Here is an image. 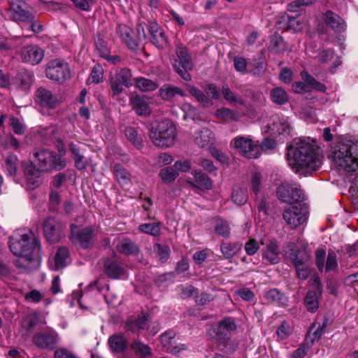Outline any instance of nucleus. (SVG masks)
<instances>
[{
    "mask_svg": "<svg viewBox=\"0 0 358 358\" xmlns=\"http://www.w3.org/2000/svg\"><path fill=\"white\" fill-rule=\"evenodd\" d=\"M326 252L322 248H318L315 251L316 266L319 271H322L324 268Z\"/></svg>",
    "mask_w": 358,
    "mask_h": 358,
    "instance_id": "338daca9",
    "label": "nucleus"
},
{
    "mask_svg": "<svg viewBox=\"0 0 358 358\" xmlns=\"http://www.w3.org/2000/svg\"><path fill=\"white\" fill-rule=\"evenodd\" d=\"M333 159L337 168L348 173L358 171V141H345L336 145Z\"/></svg>",
    "mask_w": 358,
    "mask_h": 358,
    "instance_id": "7ed1b4c3",
    "label": "nucleus"
},
{
    "mask_svg": "<svg viewBox=\"0 0 358 358\" xmlns=\"http://www.w3.org/2000/svg\"><path fill=\"white\" fill-rule=\"evenodd\" d=\"M192 174L198 186L201 189H210L213 187V183L209 177L201 171H194Z\"/></svg>",
    "mask_w": 358,
    "mask_h": 358,
    "instance_id": "72a5a7b5",
    "label": "nucleus"
},
{
    "mask_svg": "<svg viewBox=\"0 0 358 358\" xmlns=\"http://www.w3.org/2000/svg\"><path fill=\"white\" fill-rule=\"evenodd\" d=\"M9 248L12 253L24 259L33 266L39 264L41 255V244L39 240L29 231L26 234L15 233L9 238Z\"/></svg>",
    "mask_w": 358,
    "mask_h": 358,
    "instance_id": "f03ea898",
    "label": "nucleus"
},
{
    "mask_svg": "<svg viewBox=\"0 0 358 358\" xmlns=\"http://www.w3.org/2000/svg\"><path fill=\"white\" fill-rule=\"evenodd\" d=\"M222 93L224 98L230 103H238L239 104H243V101L236 96L234 92L229 88L228 86H224L222 89Z\"/></svg>",
    "mask_w": 358,
    "mask_h": 358,
    "instance_id": "5fc2aeb1",
    "label": "nucleus"
},
{
    "mask_svg": "<svg viewBox=\"0 0 358 358\" xmlns=\"http://www.w3.org/2000/svg\"><path fill=\"white\" fill-rule=\"evenodd\" d=\"M4 167L9 176H15L17 172V156L14 155H8L5 161Z\"/></svg>",
    "mask_w": 358,
    "mask_h": 358,
    "instance_id": "4c0bfd02",
    "label": "nucleus"
},
{
    "mask_svg": "<svg viewBox=\"0 0 358 358\" xmlns=\"http://www.w3.org/2000/svg\"><path fill=\"white\" fill-rule=\"evenodd\" d=\"M215 231L216 234L224 238H228L230 235V228L228 222L222 219H217L215 221Z\"/></svg>",
    "mask_w": 358,
    "mask_h": 358,
    "instance_id": "a18cd8bd",
    "label": "nucleus"
},
{
    "mask_svg": "<svg viewBox=\"0 0 358 358\" xmlns=\"http://www.w3.org/2000/svg\"><path fill=\"white\" fill-rule=\"evenodd\" d=\"M10 126L13 132L17 135H23L26 127L22 122L16 117H12L10 119Z\"/></svg>",
    "mask_w": 358,
    "mask_h": 358,
    "instance_id": "13d9d810",
    "label": "nucleus"
},
{
    "mask_svg": "<svg viewBox=\"0 0 358 358\" xmlns=\"http://www.w3.org/2000/svg\"><path fill=\"white\" fill-rule=\"evenodd\" d=\"M66 224L56 217L49 216L43 223V232L45 240L50 243H55L62 238Z\"/></svg>",
    "mask_w": 358,
    "mask_h": 358,
    "instance_id": "39448f33",
    "label": "nucleus"
},
{
    "mask_svg": "<svg viewBox=\"0 0 358 358\" xmlns=\"http://www.w3.org/2000/svg\"><path fill=\"white\" fill-rule=\"evenodd\" d=\"M70 241L73 244L78 245L83 249H88L94 245V231L92 227L79 228L76 224H71Z\"/></svg>",
    "mask_w": 358,
    "mask_h": 358,
    "instance_id": "423d86ee",
    "label": "nucleus"
},
{
    "mask_svg": "<svg viewBox=\"0 0 358 358\" xmlns=\"http://www.w3.org/2000/svg\"><path fill=\"white\" fill-rule=\"evenodd\" d=\"M282 217L290 228H296L306 222L308 210L301 204L294 205L285 209Z\"/></svg>",
    "mask_w": 358,
    "mask_h": 358,
    "instance_id": "9b49d317",
    "label": "nucleus"
},
{
    "mask_svg": "<svg viewBox=\"0 0 358 358\" xmlns=\"http://www.w3.org/2000/svg\"><path fill=\"white\" fill-rule=\"evenodd\" d=\"M43 295L38 290L33 289L24 295V300L29 303H37L42 301Z\"/></svg>",
    "mask_w": 358,
    "mask_h": 358,
    "instance_id": "0e129e2a",
    "label": "nucleus"
},
{
    "mask_svg": "<svg viewBox=\"0 0 358 358\" xmlns=\"http://www.w3.org/2000/svg\"><path fill=\"white\" fill-rule=\"evenodd\" d=\"M310 257L308 253L305 252H298L292 258V262L295 268L303 266L307 264Z\"/></svg>",
    "mask_w": 358,
    "mask_h": 358,
    "instance_id": "e2e57ef3",
    "label": "nucleus"
},
{
    "mask_svg": "<svg viewBox=\"0 0 358 358\" xmlns=\"http://www.w3.org/2000/svg\"><path fill=\"white\" fill-rule=\"evenodd\" d=\"M34 101L38 106L48 109L55 108L58 103L57 97L50 90L43 87L36 91Z\"/></svg>",
    "mask_w": 358,
    "mask_h": 358,
    "instance_id": "4468645a",
    "label": "nucleus"
},
{
    "mask_svg": "<svg viewBox=\"0 0 358 358\" xmlns=\"http://www.w3.org/2000/svg\"><path fill=\"white\" fill-rule=\"evenodd\" d=\"M116 250L120 253L124 255H136L140 252L139 246L129 238H124L120 241L117 246Z\"/></svg>",
    "mask_w": 358,
    "mask_h": 358,
    "instance_id": "393cba45",
    "label": "nucleus"
},
{
    "mask_svg": "<svg viewBox=\"0 0 358 358\" xmlns=\"http://www.w3.org/2000/svg\"><path fill=\"white\" fill-rule=\"evenodd\" d=\"M13 12V18L15 20L28 22H34V15L31 13L23 9L22 5L20 6L18 9H14Z\"/></svg>",
    "mask_w": 358,
    "mask_h": 358,
    "instance_id": "58836bf2",
    "label": "nucleus"
},
{
    "mask_svg": "<svg viewBox=\"0 0 358 358\" xmlns=\"http://www.w3.org/2000/svg\"><path fill=\"white\" fill-rule=\"evenodd\" d=\"M34 163L43 172H50L52 170H61L66 166L64 159L56 152L41 149L34 153Z\"/></svg>",
    "mask_w": 358,
    "mask_h": 358,
    "instance_id": "20e7f679",
    "label": "nucleus"
},
{
    "mask_svg": "<svg viewBox=\"0 0 358 358\" xmlns=\"http://www.w3.org/2000/svg\"><path fill=\"white\" fill-rule=\"evenodd\" d=\"M176 54L178 59L176 60L173 64L174 69L185 80H190L191 76L188 71L192 69L193 63L187 49L184 46L178 45Z\"/></svg>",
    "mask_w": 358,
    "mask_h": 358,
    "instance_id": "1a4fd4ad",
    "label": "nucleus"
},
{
    "mask_svg": "<svg viewBox=\"0 0 358 358\" xmlns=\"http://www.w3.org/2000/svg\"><path fill=\"white\" fill-rule=\"evenodd\" d=\"M1 144L5 149L18 150L20 143L13 135L6 136L1 139Z\"/></svg>",
    "mask_w": 358,
    "mask_h": 358,
    "instance_id": "49530a36",
    "label": "nucleus"
},
{
    "mask_svg": "<svg viewBox=\"0 0 358 358\" xmlns=\"http://www.w3.org/2000/svg\"><path fill=\"white\" fill-rule=\"evenodd\" d=\"M176 137V128L171 121L164 120L158 124V147L166 148L173 146Z\"/></svg>",
    "mask_w": 358,
    "mask_h": 358,
    "instance_id": "f8f14e48",
    "label": "nucleus"
},
{
    "mask_svg": "<svg viewBox=\"0 0 358 358\" xmlns=\"http://www.w3.org/2000/svg\"><path fill=\"white\" fill-rule=\"evenodd\" d=\"M124 134L127 139L134 145L138 146L141 145V140L138 136V131L134 127H127L124 130Z\"/></svg>",
    "mask_w": 358,
    "mask_h": 358,
    "instance_id": "6e6d98bb",
    "label": "nucleus"
},
{
    "mask_svg": "<svg viewBox=\"0 0 358 358\" xmlns=\"http://www.w3.org/2000/svg\"><path fill=\"white\" fill-rule=\"evenodd\" d=\"M180 296L182 299L190 298L199 293L198 289L192 285H180L179 287Z\"/></svg>",
    "mask_w": 358,
    "mask_h": 358,
    "instance_id": "052dcab7",
    "label": "nucleus"
},
{
    "mask_svg": "<svg viewBox=\"0 0 358 358\" xmlns=\"http://www.w3.org/2000/svg\"><path fill=\"white\" fill-rule=\"evenodd\" d=\"M176 95L185 96L182 90L171 85H165L160 89V96L166 101H172Z\"/></svg>",
    "mask_w": 358,
    "mask_h": 358,
    "instance_id": "cd10ccee",
    "label": "nucleus"
},
{
    "mask_svg": "<svg viewBox=\"0 0 358 358\" xmlns=\"http://www.w3.org/2000/svg\"><path fill=\"white\" fill-rule=\"evenodd\" d=\"M137 32L139 38L141 37L146 38L150 36V38L153 39V44H155V41L157 40V26L155 23L150 24H139L137 27Z\"/></svg>",
    "mask_w": 358,
    "mask_h": 358,
    "instance_id": "c756f323",
    "label": "nucleus"
},
{
    "mask_svg": "<svg viewBox=\"0 0 358 358\" xmlns=\"http://www.w3.org/2000/svg\"><path fill=\"white\" fill-rule=\"evenodd\" d=\"M233 202L238 206L245 204L248 200L247 190L241 188H234L231 194Z\"/></svg>",
    "mask_w": 358,
    "mask_h": 358,
    "instance_id": "37998d69",
    "label": "nucleus"
},
{
    "mask_svg": "<svg viewBox=\"0 0 358 358\" xmlns=\"http://www.w3.org/2000/svg\"><path fill=\"white\" fill-rule=\"evenodd\" d=\"M59 335L52 329H47L39 331L33 334L31 341L38 348L41 350H52L58 343Z\"/></svg>",
    "mask_w": 358,
    "mask_h": 358,
    "instance_id": "6e6552de",
    "label": "nucleus"
},
{
    "mask_svg": "<svg viewBox=\"0 0 358 358\" xmlns=\"http://www.w3.org/2000/svg\"><path fill=\"white\" fill-rule=\"evenodd\" d=\"M69 255V250L66 247H60L55 255V266L57 269L66 266L65 262Z\"/></svg>",
    "mask_w": 358,
    "mask_h": 358,
    "instance_id": "e433bc0d",
    "label": "nucleus"
},
{
    "mask_svg": "<svg viewBox=\"0 0 358 358\" xmlns=\"http://www.w3.org/2000/svg\"><path fill=\"white\" fill-rule=\"evenodd\" d=\"M231 147L249 159H257L260 155L259 146L248 137L242 136L235 137L231 141Z\"/></svg>",
    "mask_w": 358,
    "mask_h": 358,
    "instance_id": "9d476101",
    "label": "nucleus"
},
{
    "mask_svg": "<svg viewBox=\"0 0 358 358\" xmlns=\"http://www.w3.org/2000/svg\"><path fill=\"white\" fill-rule=\"evenodd\" d=\"M265 298L268 301L280 306H285L288 301L285 295L277 289H272L266 292L265 293Z\"/></svg>",
    "mask_w": 358,
    "mask_h": 358,
    "instance_id": "c85d7f7f",
    "label": "nucleus"
},
{
    "mask_svg": "<svg viewBox=\"0 0 358 358\" xmlns=\"http://www.w3.org/2000/svg\"><path fill=\"white\" fill-rule=\"evenodd\" d=\"M60 202L59 194L57 192H51L49 196V210L52 213L58 212V206Z\"/></svg>",
    "mask_w": 358,
    "mask_h": 358,
    "instance_id": "bf43d9fd",
    "label": "nucleus"
},
{
    "mask_svg": "<svg viewBox=\"0 0 358 358\" xmlns=\"http://www.w3.org/2000/svg\"><path fill=\"white\" fill-rule=\"evenodd\" d=\"M271 99L276 104L283 105L288 102V94L282 87H275L271 92Z\"/></svg>",
    "mask_w": 358,
    "mask_h": 358,
    "instance_id": "2f4dec72",
    "label": "nucleus"
},
{
    "mask_svg": "<svg viewBox=\"0 0 358 358\" xmlns=\"http://www.w3.org/2000/svg\"><path fill=\"white\" fill-rule=\"evenodd\" d=\"M302 78L306 82V83L308 85L310 91L311 90H316L320 92H324L326 90V87L324 84L317 81L313 77L310 76L306 73L301 74Z\"/></svg>",
    "mask_w": 358,
    "mask_h": 358,
    "instance_id": "79ce46f5",
    "label": "nucleus"
},
{
    "mask_svg": "<svg viewBox=\"0 0 358 358\" xmlns=\"http://www.w3.org/2000/svg\"><path fill=\"white\" fill-rule=\"evenodd\" d=\"M269 50L275 53H282L286 50V45L282 37L273 36L271 38L268 47Z\"/></svg>",
    "mask_w": 358,
    "mask_h": 358,
    "instance_id": "f704fd0d",
    "label": "nucleus"
},
{
    "mask_svg": "<svg viewBox=\"0 0 358 358\" xmlns=\"http://www.w3.org/2000/svg\"><path fill=\"white\" fill-rule=\"evenodd\" d=\"M292 190V184L283 183L278 188L277 194L280 200L285 203H290Z\"/></svg>",
    "mask_w": 358,
    "mask_h": 358,
    "instance_id": "c9c22d12",
    "label": "nucleus"
},
{
    "mask_svg": "<svg viewBox=\"0 0 358 358\" xmlns=\"http://www.w3.org/2000/svg\"><path fill=\"white\" fill-rule=\"evenodd\" d=\"M115 78L119 82L122 83V85L125 87H129L131 85V72L129 69L127 68L120 69V71L116 74Z\"/></svg>",
    "mask_w": 358,
    "mask_h": 358,
    "instance_id": "de8ad7c7",
    "label": "nucleus"
},
{
    "mask_svg": "<svg viewBox=\"0 0 358 358\" xmlns=\"http://www.w3.org/2000/svg\"><path fill=\"white\" fill-rule=\"evenodd\" d=\"M103 69L99 64L95 65L90 73L88 81L94 83H99L103 80Z\"/></svg>",
    "mask_w": 358,
    "mask_h": 358,
    "instance_id": "864d4df0",
    "label": "nucleus"
},
{
    "mask_svg": "<svg viewBox=\"0 0 358 358\" xmlns=\"http://www.w3.org/2000/svg\"><path fill=\"white\" fill-rule=\"evenodd\" d=\"M113 173L120 185H127L130 182L131 174L121 164H115L114 165Z\"/></svg>",
    "mask_w": 358,
    "mask_h": 358,
    "instance_id": "7c9ffc66",
    "label": "nucleus"
},
{
    "mask_svg": "<svg viewBox=\"0 0 358 358\" xmlns=\"http://www.w3.org/2000/svg\"><path fill=\"white\" fill-rule=\"evenodd\" d=\"M194 141L199 147L206 148L214 143L215 137L210 129L203 128L196 133Z\"/></svg>",
    "mask_w": 358,
    "mask_h": 358,
    "instance_id": "a878e982",
    "label": "nucleus"
},
{
    "mask_svg": "<svg viewBox=\"0 0 358 358\" xmlns=\"http://www.w3.org/2000/svg\"><path fill=\"white\" fill-rule=\"evenodd\" d=\"M22 61L31 65L39 64L44 57V51L37 45L30 44L23 46L19 52Z\"/></svg>",
    "mask_w": 358,
    "mask_h": 358,
    "instance_id": "ddd939ff",
    "label": "nucleus"
},
{
    "mask_svg": "<svg viewBox=\"0 0 358 358\" xmlns=\"http://www.w3.org/2000/svg\"><path fill=\"white\" fill-rule=\"evenodd\" d=\"M236 329L234 319L226 317L221 320L216 328L217 338L220 340L228 339L232 331Z\"/></svg>",
    "mask_w": 358,
    "mask_h": 358,
    "instance_id": "aec40b11",
    "label": "nucleus"
},
{
    "mask_svg": "<svg viewBox=\"0 0 358 358\" xmlns=\"http://www.w3.org/2000/svg\"><path fill=\"white\" fill-rule=\"evenodd\" d=\"M116 32L122 41L131 50H137L139 45L138 38L134 35V31L126 24L117 26Z\"/></svg>",
    "mask_w": 358,
    "mask_h": 358,
    "instance_id": "dca6fc26",
    "label": "nucleus"
},
{
    "mask_svg": "<svg viewBox=\"0 0 358 358\" xmlns=\"http://www.w3.org/2000/svg\"><path fill=\"white\" fill-rule=\"evenodd\" d=\"M324 20L334 31L341 32L345 29L344 20L335 13L328 10L324 14Z\"/></svg>",
    "mask_w": 358,
    "mask_h": 358,
    "instance_id": "b1692460",
    "label": "nucleus"
},
{
    "mask_svg": "<svg viewBox=\"0 0 358 358\" xmlns=\"http://www.w3.org/2000/svg\"><path fill=\"white\" fill-rule=\"evenodd\" d=\"M130 104L139 116H148L151 113V108L143 97L135 93L129 96Z\"/></svg>",
    "mask_w": 358,
    "mask_h": 358,
    "instance_id": "412c9836",
    "label": "nucleus"
},
{
    "mask_svg": "<svg viewBox=\"0 0 358 358\" xmlns=\"http://www.w3.org/2000/svg\"><path fill=\"white\" fill-rule=\"evenodd\" d=\"M262 244L265 245L263 259L271 264L279 262L280 259V249L277 241L275 239H268L265 241L262 240Z\"/></svg>",
    "mask_w": 358,
    "mask_h": 358,
    "instance_id": "6ab92c4d",
    "label": "nucleus"
},
{
    "mask_svg": "<svg viewBox=\"0 0 358 358\" xmlns=\"http://www.w3.org/2000/svg\"><path fill=\"white\" fill-rule=\"evenodd\" d=\"M33 78V74L30 71L22 70L17 73L13 85L19 90L27 92L31 87Z\"/></svg>",
    "mask_w": 358,
    "mask_h": 358,
    "instance_id": "4be33fe9",
    "label": "nucleus"
},
{
    "mask_svg": "<svg viewBox=\"0 0 358 358\" xmlns=\"http://www.w3.org/2000/svg\"><path fill=\"white\" fill-rule=\"evenodd\" d=\"M276 334L280 339L284 340L290 336V334H292V329L289 324L287 322L284 321L278 328Z\"/></svg>",
    "mask_w": 358,
    "mask_h": 358,
    "instance_id": "680f3d73",
    "label": "nucleus"
},
{
    "mask_svg": "<svg viewBox=\"0 0 358 358\" xmlns=\"http://www.w3.org/2000/svg\"><path fill=\"white\" fill-rule=\"evenodd\" d=\"M215 116L227 122L237 120L236 113L234 110L227 108L217 109L215 112Z\"/></svg>",
    "mask_w": 358,
    "mask_h": 358,
    "instance_id": "a19ab883",
    "label": "nucleus"
},
{
    "mask_svg": "<svg viewBox=\"0 0 358 358\" xmlns=\"http://www.w3.org/2000/svg\"><path fill=\"white\" fill-rule=\"evenodd\" d=\"M287 160L296 172L315 171L322 165L318 149L305 141H299L287 147Z\"/></svg>",
    "mask_w": 358,
    "mask_h": 358,
    "instance_id": "f257e3e1",
    "label": "nucleus"
},
{
    "mask_svg": "<svg viewBox=\"0 0 358 358\" xmlns=\"http://www.w3.org/2000/svg\"><path fill=\"white\" fill-rule=\"evenodd\" d=\"M95 49L99 55L103 58L108 56L109 50L107 46V43L100 36H98L94 41Z\"/></svg>",
    "mask_w": 358,
    "mask_h": 358,
    "instance_id": "3c124183",
    "label": "nucleus"
},
{
    "mask_svg": "<svg viewBox=\"0 0 358 358\" xmlns=\"http://www.w3.org/2000/svg\"><path fill=\"white\" fill-rule=\"evenodd\" d=\"M305 304L310 312H315L319 306L317 293L315 291H308L305 297Z\"/></svg>",
    "mask_w": 358,
    "mask_h": 358,
    "instance_id": "c03bdc74",
    "label": "nucleus"
},
{
    "mask_svg": "<svg viewBox=\"0 0 358 358\" xmlns=\"http://www.w3.org/2000/svg\"><path fill=\"white\" fill-rule=\"evenodd\" d=\"M108 345L112 351L122 352L128 346L127 339L121 334H113L108 340Z\"/></svg>",
    "mask_w": 358,
    "mask_h": 358,
    "instance_id": "bb28decb",
    "label": "nucleus"
},
{
    "mask_svg": "<svg viewBox=\"0 0 358 358\" xmlns=\"http://www.w3.org/2000/svg\"><path fill=\"white\" fill-rule=\"evenodd\" d=\"M264 131L275 136L276 135L289 136L291 127L285 117H276L271 125H266Z\"/></svg>",
    "mask_w": 358,
    "mask_h": 358,
    "instance_id": "f3484780",
    "label": "nucleus"
},
{
    "mask_svg": "<svg viewBox=\"0 0 358 358\" xmlns=\"http://www.w3.org/2000/svg\"><path fill=\"white\" fill-rule=\"evenodd\" d=\"M176 335L173 331L169 330L160 336V342L163 348H164L167 352H170L173 355H178L182 350L187 349L185 344H176Z\"/></svg>",
    "mask_w": 358,
    "mask_h": 358,
    "instance_id": "2eb2a0df",
    "label": "nucleus"
},
{
    "mask_svg": "<svg viewBox=\"0 0 358 358\" xmlns=\"http://www.w3.org/2000/svg\"><path fill=\"white\" fill-rule=\"evenodd\" d=\"M45 74L48 78L59 83L71 78L69 64L60 59H52L47 64Z\"/></svg>",
    "mask_w": 358,
    "mask_h": 358,
    "instance_id": "0eeeda50",
    "label": "nucleus"
},
{
    "mask_svg": "<svg viewBox=\"0 0 358 358\" xmlns=\"http://www.w3.org/2000/svg\"><path fill=\"white\" fill-rule=\"evenodd\" d=\"M338 268L336 254L334 251H329L324 269L325 271H334Z\"/></svg>",
    "mask_w": 358,
    "mask_h": 358,
    "instance_id": "8fccbe9b",
    "label": "nucleus"
},
{
    "mask_svg": "<svg viewBox=\"0 0 358 358\" xmlns=\"http://www.w3.org/2000/svg\"><path fill=\"white\" fill-rule=\"evenodd\" d=\"M178 176V172L173 167H166L160 171V176L165 182H173Z\"/></svg>",
    "mask_w": 358,
    "mask_h": 358,
    "instance_id": "603ef678",
    "label": "nucleus"
},
{
    "mask_svg": "<svg viewBox=\"0 0 358 358\" xmlns=\"http://www.w3.org/2000/svg\"><path fill=\"white\" fill-rule=\"evenodd\" d=\"M24 176L29 185L38 186L41 182V172L39 168L36 169L32 163L23 165Z\"/></svg>",
    "mask_w": 358,
    "mask_h": 358,
    "instance_id": "5701e85b",
    "label": "nucleus"
},
{
    "mask_svg": "<svg viewBox=\"0 0 358 358\" xmlns=\"http://www.w3.org/2000/svg\"><path fill=\"white\" fill-rule=\"evenodd\" d=\"M134 82L135 85L143 92L152 91L157 87V84L148 78H138L134 80Z\"/></svg>",
    "mask_w": 358,
    "mask_h": 358,
    "instance_id": "ea45409f",
    "label": "nucleus"
},
{
    "mask_svg": "<svg viewBox=\"0 0 358 358\" xmlns=\"http://www.w3.org/2000/svg\"><path fill=\"white\" fill-rule=\"evenodd\" d=\"M104 273L112 279L124 278L126 271L122 265L114 258H107L103 262Z\"/></svg>",
    "mask_w": 358,
    "mask_h": 358,
    "instance_id": "a211bd4d",
    "label": "nucleus"
},
{
    "mask_svg": "<svg viewBox=\"0 0 358 358\" xmlns=\"http://www.w3.org/2000/svg\"><path fill=\"white\" fill-rule=\"evenodd\" d=\"M131 348L142 358H146L151 353L148 345L138 341H134L131 345Z\"/></svg>",
    "mask_w": 358,
    "mask_h": 358,
    "instance_id": "09e8293b",
    "label": "nucleus"
},
{
    "mask_svg": "<svg viewBox=\"0 0 358 358\" xmlns=\"http://www.w3.org/2000/svg\"><path fill=\"white\" fill-rule=\"evenodd\" d=\"M290 198V203L299 202L304 199V194L298 184H292V190Z\"/></svg>",
    "mask_w": 358,
    "mask_h": 358,
    "instance_id": "69168bd1",
    "label": "nucleus"
},
{
    "mask_svg": "<svg viewBox=\"0 0 358 358\" xmlns=\"http://www.w3.org/2000/svg\"><path fill=\"white\" fill-rule=\"evenodd\" d=\"M241 249V245L236 243H223L221 251L226 259H230L236 255Z\"/></svg>",
    "mask_w": 358,
    "mask_h": 358,
    "instance_id": "473e14b6",
    "label": "nucleus"
},
{
    "mask_svg": "<svg viewBox=\"0 0 358 358\" xmlns=\"http://www.w3.org/2000/svg\"><path fill=\"white\" fill-rule=\"evenodd\" d=\"M37 324V317L36 316L29 315L22 320L21 327L27 333H30Z\"/></svg>",
    "mask_w": 358,
    "mask_h": 358,
    "instance_id": "4d7b16f0",
    "label": "nucleus"
},
{
    "mask_svg": "<svg viewBox=\"0 0 358 358\" xmlns=\"http://www.w3.org/2000/svg\"><path fill=\"white\" fill-rule=\"evenodd\" d=\"M234 65L235 69L241 73L242 74H245L247 72V61L243 57H235L234 59Z\"/></svg>",
    "mask_w": 358,
    "mask_h": 358,
    "instance_id": "774afa93",
    "label": "nucleus"
}]
</instances>
